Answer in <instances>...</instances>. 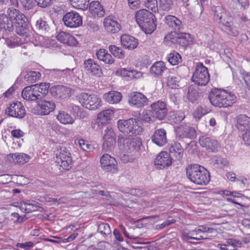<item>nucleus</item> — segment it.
<instances>
[{
  "instance_id": "obj_1",
  "label": "nucleus",
  "mask_w": 250,
  "mask_h": 250,
  "mask_svg": "<svg viewBox=\"0 0 250 250\" xmlns=\"http://www.w3.org/2000/svg\"><path fill=\"white\" fill-rule=\"evenodd\" d=\"M208 99L211 105L219 108H229L237 102V97L234 93L218 88L210 91Z\"/></svg>"
},
{
  "instance_id": "obj_2",
  "label": "nucleus",
  "mask_w": 250,
  "mask_h": 250,
  "mask_svg": "<svg viewBox=\"0 0 250 250\" xmlns=\"http://www.w3.org/2000/svg\"><path fill=\"white\" fill-rule=\"evenodd\" d=\"M186 174L191 182L198 185H206L210 180L208 171L198 164L188 166L186 168Z\"/></svg>"
},
{
  "instance_id": "obj_3",
  "label": "nucleus",
  "mask_w": 250,
  "mask_h": 250,
  "mask_svg": "<svg viewBox=\"0 0 250 250\" xmlns=\"http://www.w3.org/2000/svg\"><path fill=\"white\" fill-rule=\"evenodd\" d=\"M135 18L137 22L145 33L151 34L156 29L155 16L149 11L145 9H140L136 12Z\"/></svg>"
},
{
  "instance_id": "obj_4",
  "label": "nucleus",
  "mask_w": 250,
  "mask_h": 250,
  "mask_svg": "<svg viewBox=\"0 0 250 250\" xmlns=\"http://www.w3.org/2000/svg\"><path fill=\"white\" fill-rule=\"evenodd\" d=\"M49 83H41L27 86L21 92L22 98L28 101L41 100L48 92Z\"/></svg>"
},
{
  "instance_id": "obj_5",
  "label": "nucleus",
  "mask_w": 250,
  "mask_h": 250,
  "mask_svg": "<svg viewBox=\"0 0 250 250\" xmlns=\"http://www.w3.org/2000/svg\"><path fill=\"white\" fill-rule=\"evenodd\" d=\"M118 143L120 149L131 155L138 152L142 145V140L139 137L124 138L119 136Z\"/></svg>"
},
{
  "instance_id": "obj_6",
  "label": "nucleus",
  "mask_w": 250,
  "mask_h": 250,
  "mask_svg": "<svg viewBox=\"0 0 250 250\" xmlns=\"http://www.w3.org/2000/svg\"><path fill=\"white\" fill-rule=\"evenodd\" d=\"M138 119L130 118L127 120H119L117 122L120 131L129 136L137 135L142 131V128L138 125Z\"/></svg>"
},
{
  "instance_id": "obj_7",
  "label": "nucleus",
  "mask_w": 250,
  "mask_h": 250,
  "mask_svg": "<svg viewBox=\"0 0 250 250\" xmlns=\"http://www.w3.org/2000/svg\"><path fill=\"white\" fill-rule=\"evenodd\" d=\"M77 98L83 107L91 110H96L102 106L101 98L95 94L83 92L78 95Z\"/></svg>"
},
{
  "instance_id": "obj_8",
  "label": "nucleus",
  "mask_w": 250,
  "mask_h": 250,
  "mask_svg": "<svg viewBox=\"0 0 250 250\" xmlns=\"http://www.w3.org/2000/svg\"><path fill=\"white\" fill-rule=\"evenodd\" d=\"M56 162L60 168L61 170H68L72 165L71 154L66 147L62 146L60 147L56 153Z\"/></svg>"
},
{
  "instance_id": "obj_9",
  "label": "nucleus",
  "mask_w": 250,
  "mask_h": 250,
  "mask_svg": "<svg viewBox=\"0 0 250 250\" xmlns=\"http://www.w3.org/2000/svg\"><path fill=\"white\" fill-rule=\"evenodd\" d=\"M210 79L208 68L202 63L197 62L191 78L192 81L200 86L206 85Z\"/></svg>"
},
{
  "instance_id": "obj_10",
  "label": "nucleus",
  "mask_w": 250,
  "mask_h": 250,
  "mask_svg": "<svg viewBox=\"0 0 250 250\" xmlns=\"http://www.w3.org/2000/svg\"><path fill=\"white\" fill-rule=\"evenodd\" d=\"M114 114V111L110 109L100 112L97 116L96 121L91 123L92 128L96 130L100 129L111 120Z\"/></svg>"
},
{
  "instance_id": "obj_11",
  "label": "nucleus",
  "mask_w": 250,
  "mask_h": 250,
  "mask_svg": "<svg viewBox=\"0 0 250 250\" xmlns=\"http://www.w3.org/2000/svg\"><path fill=\"white\" fill-rule=\"evenodd\" d=\"M148 99L142 93L132 92L129 95L128 103L133 107L141 108L148 104Z\"/></svg>"
},
{
  "instance_id": "obj_12",
  "label": "nucleus",
  "mask_w": 250,
  "mask_h": 250,
  "mask_svg": "<svg viewBox=\"0 0 250 250\" xmlns=\"http://www.w3.org/2000/svg\"><path fill=\"white\" fill-rule=\"evenodd\" d=\"M64 25L70 28L79 27L83 23L82 17L77 12H67L62 18Z\"/></svg>"
},
{
  "instance_id": "obj_13",
  "label": "nucleus",
  "mask_w": 250,
  "mask_h": 250,
  "mask_svg": "<svg viewBox=\"0 0 250 250\" xmlns=\"http://www.w3.org/2000/svg\"><path fill=\"white\" fill-rule=\"evenodd\" d=\"M5 113L9 116L19 119L23 118L26 114L24 107L20 102L10 104L5 109Z\"/></svg>"
},
{
  "instance_id": "obj_14",
  "label": "nucleus",
  "mask_w": 250,
  "mask_h": 250,
  "mask_svg": "<svg viewBox=\"0 0 250 250\" xmlns=\"http://www.w3.org/2000/svg\"><path fill=\"white\" fill-rule=\"evenodd\" d=\"M83 67L85 72L90 75L100 77L103 74L102 69L100 65L92 59L84 61Z\"/></svg>"
},
{
  "instance_id": "obj_15",
  "label": "nucleus",
  "mask_w": 250,
  "mask_h": 250,
  "mask_svg": "<svg viewBox=\"0 0 250 250\" xmlns=\"http://www.w3.org/2000/svg\"><path fill=\"white\" fill-rule=\"evenodd\" d=\"M100 163L104 170L113 173L118 171L117 163L115 159L108 154H104L101 157Z\"/></svg>"
},
{
  "instance_id": "obj_16",
  "label": "nucleus",
  "mask_w": 250,
  "mask_h": 250,
  "mask_svg": "<svg viewBox=\"0 0 250 250\" xmlns=\"http://www.w3.org/2000/svg\"><path fill=\"white\" fill-rule=\"evenodd\" d=\"M199 143L201 146L205 147L208 152H217L220 148L217 140L212 137L201 136L199 139Z\"/></svg>"
},
{
  "instance_id": "obj_17",
  "label": "nucleus",
  "mask_w": 250,
  "mask_h": 250,
  "mask_svg": "<svg viewBox=\"0 0 250 250\" xmlns=\"http://www.w3.org/2000/svg\"><path fill=\"white\" fill-rule=\"evenodd\" d=\"M154 164L157 169H162L171 165L172 158L168 153L162 151L155 159Z\"/></svg>"
},
{
  "instance_id": "obj_18",
  "label": "nucleus",
  "mask_w": 250,
  "mask_h": 250,
  "mask_svg": "<svg viewBox=\"0 0 250 250\" xmlns=\"http://www.w3.org/2000/svg\"><path fill=\"white\" fill-rule=\"evenodd\" d=\"M16 32L25 38H29L31 34V27L27 21V19H22L15 24Z\"/></svg>"
},
{
  "instance_id": "obj_19",
  "label": "nucleus",
  "mask_w": 250,
  "mask_h": 250,
  "mask_svg": "<svg viewBox=\"0 0 250 250\" xmlns=\"http://www.w3.org/2000/svg\"><path fill=\"white\" fill-rule=\"evenodd\" d=\"M176 135L184 138L194 139L196 137L195 128L188 125H180L175 129Z\"/></svg>"
},
{
  "instance_id": "obj_20",
  "label": "nucleus",
  "mask_w": 250,
  "mask_h": 250,
  "mask_svg": "<svg viewBox=\"0 0 250 250\" xmlns=\"http://www.w3.org/2000/svg\"><path fill=\"white\" fill-rule=\"evenodd\" d=\"M56 107L55 103L46 100H41L38 104L37 108L39 110L38 114L47 115L53 112Z\"/></svg>"
},
{
  "instance_id": "obj_21",
  "label": "nucleus",
  "mask_w": 250,
  "mask_h": 250,
  "mask_svg": "<svg viewBox=\"0 0 250 250\" xmlns=\"http://www.w3.org/2000/svg\"><path fill=\"white\" fill-rule=\"evenodd\" d=\"M151 108L157 119L163 120L167 115V108L165 102L158 101L151 104Z\"/></svg>"
},
{
  "instance_id": "obj_22",
  "label": "nucleus",
  "mask_w": 250,
  "mask_h": 250,
  "mask_svg": "<svg viewBox=\"0 0 250 250\" xmlns=\"http://www.w3.org/2000/svg\"><path fill=\"white\" fill-rule=\"evenodd\" d=\"M104 24L105 30L111 33H117L121 29L120 23L111 16H108L104 19Z\"/></svg>"
},
{
  "instance_id": "obj_23",
  "label": "nucleus",
  "mask_w": 250,
  "mask_h": 250,
  "mask_svg": "<svg viewBox=\"0 0 250 250\" xmlns=\"http://www.w3.org/2000/svg\"><path fill=\"white\" fill-rule=\"evenodd\" d=\"M152 142L158 146H163L167 142L166 131L163 128L157 129L152 137Z\"/></svg>"
},
{
  "instance_id": "obj_24",
  "label": "nucleus",
  "mask_w": 250,
  "mask_h": 250,
  "mask_svg": "<svg viewBox=\"0 0 250 250\" xmlns=\"http://www.w3.org/2000/svg\"><path fill=\"white\" fill-rule=\"evenodd\" d=\"M165 23L170 28L175 31H180L183 28L182 21L176 17L168 15L165 17Z\"/></svg>"
},
{
  "instance_id": "obj_25",
  "label": "nucleus",
  "mask_w": 250,
  "mask_h": 250,
  "mask_svg": "<svg viewBox=\"0 0 250 250\" xmlns=\"http://www.w3.org/2000/svg\"><path fill=\"white\" fill-rule=\"evenodd\" d=\"M89 11L94 18H101L104 15V10L98 1H93L89 4Z\"/></svg>"
},
{
  "instance_id": "obj_26",
  "label": "nucleus",
  "mask_w": 250,
  "mask_h": 250,
  "mask_svg": "<svg viewBox=\"0 0 250 250\" xmlns=\"http://www.w3.org/2000/svg\"><path fill=\"white\" fill-rule=\"evenodd\" d=\"M237 127L239 130L244 131L250 130V117L240 114L236 117Z\"/></svg>"
},
{
  "instance_id": "obj_27",
  "label": "nucleus",
  "mask_w": 250,
  "mask_h": 250,
  "mask_svg": "<svg viewBox=\"0 0 250 250\" xmlns=\"http://www.w3.org/2000/svg\"><path fill=\"white\" fill-rule=\"evenodd\" d=\"M121 42L124 47L129 50L135 49L138 45V42L136 39L125 34L121 36Z\"/></svg>"
},
{
  "instance_id": "obj_28",
  "label": "nucleus",
  "mask_w": 250,
  "mask_h": 250,
  "mask_svg": "<svg viewBox=\"0 0 250 250\" xmlns=\"http://www.w3.org/2000/svg\"><path fill=\"white\" fill-rule=\"evenodd\" d=\"M57 40L64 44L70 46H74L77 44V41L75 38L70 34L61 31L57 36Z\"/></svg>"
},
{
  "instance_id": "obj_29",
  "label": "nucleus",
  "mask_w": 250,
  "mask_h": 250,
  "mask_svg": "<svg viewBox=\"0 0 250 250\" xmlns=\"http://www.w3.org/2000/svg\"><path fill=\"white\" fill-rule=\"evenodd\" d=\"M104 99L109 104L119 103L122 99L121 92L116 91H110L104 94Z\"/></svg>"
},
{
  "instance_id": "obj_30",
  "label": "nucleus",
  "mask_w": 250,
  "mask_h": 250,
  "mask_svg": "<svg viewBox=\"0 0 250 250\" xmlns=\"http://www.w3.org/2000/svg\"><path fill=\"white\" fill-rule=\"evenodd\" d=\"M56 119L62 124H73L75 119L68 113L63 110H59L56 115Z\"/></svg>"
},
{
  "instance_id": "obj_31",
  "label": "nucleus",
  "mask_w": 250,
  "mask_h": 250,
  "mask_svg": "<svg viewBox=\"0 0 250 250\" xmlns=\"http://www.w3.org/2000/svg\"><path fill=\"white\" fill-rule=\"evenodd\" d=\"M7 17L13 21L15 24L22 19H25V16L21 13L19 10L14 8H9L7 10Z\"/></svg>"
},
{
  "instance_id": "obj_32",
  "label": "nucleus",
  "mask_w": 250,
  "mask_h": 250,
  "mask_svg": "<svg viewBox=\"0 0 250 250\" xmlns=\"http://www.w3.org/2000/svg\"><path fill=\"white\" fill-rule=\"evenodd\" d=\"M169 154L176 159L180 160L183 155L184 149L179 143H174L169 148Z\"/></svg>"
},
{
  "instance_id": "obj_33",
  "label": "nucleus",
  "mask_w": 250,
  "mask_h": 250,
  "mask_svg": "<svg viewBox=\"0 0 250 250\" xmlns=\"http://www.w3.org/2000/svg\"><path fill=\"white\" fill-rule=\"evenodd\" d=\"M165 63L159 61L154 63L150 68V73L155 77H158L166 70Z\"/></svg>"
},
{
  "instance_id": "obj_34",
  "label": "nucleus",
  "mask_w": 250,
  "mask_h": 250,
  "mask_svg": "<svg viewBox=\"0 0 250 250\" xmlns=\"http://www.w3.org/2000/svg\"><path fill=\"white\" fill-rule=\"evenodd\" d=\"M14 22L7 17V15L2 14L0 15V27L2 29L10 31L13 29Z\"/></svg>"
},
{
  "instance_id": "obj_35",
  "label": "nucleus",
  "mask_w": 250,
  "mask_h": 250,
  "mask_svg": "<svg viewBox=\"0 0 250 250\" xmlns=\"http://www.w3.org/2000/svg\"><path fill=\"white\" fill-rule=\"evenodd\" d=\"M97 58L106 64H112L114 60L112 56L104 49H100L96 52Z\"/></svg>"
},
{
  "instance_id": "obj_36",
  "label": "nucleus",
  "mask_w": 250,
  "mask_h": 250,
  "mask_svg": "<svg viewBox=\"0 0 250 250\" xmlns=\"http://www.w3.org/2000/svg\"><path fill=\"white\" fill-rule=\"evenodd\" d=\"M191 42L192 39L190 34L188 33H182L177 37L176 44L185 47L189 45Z\"/></svg>"
},
{
  "instance_id": "obj_37",
  "label": "nucleus",
  "mask_w": 250,
  "mask_h": 250,
  "mask_svg": "<svg viewBox=\"0 0 250 250\" xmlns=\"http://www.w3.org/2000/svg\"><path fill=\"white\" fill-rule=\"evenodd\" d=\"M9 157H11L14 163L19 164H23L28 162L29 156L24 153H14L10 154Z\"/></svg>"
},
{
  "instance_id": "obj_38",
  "label": "nucleus",
  "mask_w": 250,
  "mask_h": 250,
  "mask_svg": "<svg viewBox=\"0 0 250 250\" xmlns=\"http://www.w3.org/2000/svg\"><path fill=\"white\" fill-rule=\"evenodd\" d=\"M224 27L225 31L230 36L236 37L239 34V31L237 27L233 25L231 21H226L222 22Z\"/></svg>"
},
{
  "instance_id": "obj_39",
  "label": "nucleus",
  "mask_w": 250,
  "mask_h": 250,
  "mask_svg": "<svg viewBox=\"0 0 250 250\" xmlns=\"http://www.w3.org/2000/svg\"><path fill=\"white\" fill-rule=\"evenodd\" d=\"M160 6L165 11L174 10L176 8L175 0H160Z\"/></svg>"
},
{
  "instance_id": "obj_40",
  "label": "nucleus",
  "mask_w": 250,
  "mask_h": 250,
  "mask_svg": "<svg viewBox=\"0 0 250 250\" xmlns=\"http://www.w3.org/2000/svg\"><path fill=\"white\" fill-rule=\"evenodd\" d=\"M168 120L172 123H178L185 118L184 113L181 111H172L168 115Z\"/></svg>"
},
{
  "instance_id": "obj_41",
  "label": "nucleus",
  "mask_w": 250,
  "mask_h": 250,
  "mask_svg": "<svg viewBox=\"0 0 250 250\" xmlns=\"http://www.w3.org/2000/svg\"><path fill=\"white\" fill-rule=\"evenodd\" d=\"M157 117L151 110H145L142 113V120L145 123H152L155 122Z\"/></svg>"
},
{
  "instance_id": "obj_42",
  "label": "nucleus",
  "mask_w": 250,
  "mask_h": 250,
  "mask_svg": "<svg viewBox=\"0 0 250 250\" xmlns=\"http://www.w3.org/2000/svg\"><path fill=\"white\" fill-rule=\"evenodd\" d=\"M89 0H70L71 5L76 9L85 10L89 5Z\"/></svg>"
},
{
  "instance_id": "obj_43",
  "label": "nucleus",
  "mask_w": 250,
  "mask_h": 250,
  "mask_svg": "<svg viewBox=\"0 0 250 250\" xmlns=\"http://www.w3.org/2000/svg\"><path fill=\"white\" fill-rule=\"evenodd\" d=\"M74 69H70V68H66L65 69H52L50 71V74L55 76V77L60 78L65 76H70L73 74Z\"/></svg>"
},
{
  "instance_id": "obj_44",
  "label": "nucleus",
  "mask_w": 250,
  "mask_h": 250,
  "mask_svg": "<svg viewBox=\"0 0 250 250\" xmlns=\"http://www.w3.org/2000/svg\"><path fill=\"white\" fill-rule=\"evenodd\" d=\"M41 77V74L38 71H29L24 76V80L28 83H33L38 81Z\"/></svg>"
},
{
  "instance_id": "obj_45",
  "label": "nucleus",
  "mask_w": 250,
  "mask_h": 250,
  "mask_svg": "<svg viewBox=\"0 0 250 250\" xmlns=\"http://www.w3.org/2000/svg\"><path fill=\"white\" fill-rule=\"evenodd\" d=\"M117 73L122 77H128L130 78H137L140 76V73L135 70H129L125 68L117 71Z\"/></svg>"
},
{
  "instance_id": "obj_46",
  "label": "nucleus",
  "mask_w": 250,
  "mask_h": 250,
  "mask_svg": "<svg viewBox=\"0 0 250 250\" xmlns=\"http://www.w3.org/2000/svg\"><path fill=\"white\" fill-rule=\"evenodd\" d=\"M57 91L58 98H66L70 97L71 95L70 93L71 89L63 85H58Z\"/></svg>"
},
{
  "instance_id": "obj_47",
  "label": "nucleus",
  "mask_w": 250,
  "mask_h": 250,
  "mask_svg": "<svg viewBox=\"0 0 250 250\" xmlns=\"http://www.w3.org/2000/svg\"><path fill=\"white\" fill-rule=\"evenodd\" d=\"M167 60L171 64L175 65L182 62V57L179 53L173 52L168 54Z\"/></svg>"
},
{
  "instance_id": "obj_48",
  "label": "nucleus",
  "mask_w": 250,
  "mask_h": 250,
  "mask_svg": "<svg viewBox=\"0 0 250 250\" xmlns=\"http://www.w3.org/2000/svg\"><path fill=\"white\" fill-rule=\"evenodd\" d=\"M110 52L115 57L119 59H123L125 55L123 50L115 45H111L108 47Z\"/></svg>"
},
{
  "instance_id": "obj_49",
  "label": "nucleus",
  "mask_w": 250,
  "mask_h": 250,
  "mask_svg": "<svg viewBox=\"0 0 250 250\" xmlns=\"http://www.w3.org/2000/svg\"><path fill=\"white\" fill-rule=\"evenodd\" d=\"M180 78L175 75L169 76L167 78V84L171 88H177L179 86Z\"/></svg>"
},
{
  "instance_id": "obj_50",
  "label": "nucleus",
  "mask_w": 250,
  "mask_h": 250,
  "mask_svg": "<svg viewBox=\"0 0 250 250\" xmlns=\"http://www.w3.org/2000/svg\"><path fill=\"white\" fill-rule=\"evenodd\" d=\"M98 232L104 237L111 234V230L109 225L107 223H101L98 226Z\"/></svg>"
},
{
  "instance_id": "obj_51",
  "label": "nucleus",
  "mask_w": 250,
  "mask_h": 250,
  "mask_svg": "<svg viewBox=\"0 0 250 250\" xmlns=\"http://www.w3.org/2000/svg\"><path fill=\"white\" fill-rule=\"evenodd\" d=\"M213 13L214 19L216 21H219V22H222V18L223 14L224 13V10L221 6H215L212 8Z\"/></svg>"
},
{
  "instance_id": "obj_52",
  "label": "nucleus",
  "mask_w": 250,
  "mask_h": 250,
  "mask_svg": "<svg viewBox=\"0 0 250 250\" xmlns=\"http://www.w3.org/2000/svg\"><path fill=\"white\" fill-rule=\"evenodd\" d=\"M177 37L175 36V33H170L167 34L164 38V43L168 46H172L176 43Z\"/></svg>"
},
{
  "instance_id": "obj_53",
  "label": "nucleus",
  "mask_w": 250,
  "mask_h": 250,
  "mask_svg": "<svg viewBox=\"0 0 250 250\" xmlns=\"http://www.w3.org/2000/svg\"><path fill=\"white\" fill-rule=\"evenodd\" d=\"M103 144V149L105 151H111L113 150L116 144V140H104Z\"/></svg>"
},
{
  "instance_id": "obj_54",
  "label": "nucleus",
  "mask_w": 250,
  "mask_h": 250,
  "mask_svg": "<svg viewBox=\"0 0 250 250\" xmlns=\"http://www.w3.org/2000/svg\"><path fill=\"white\" fill-rule=\"evenodd\" d=\"M5 43L6 45L10 47L14 48L20 45L21 43L20 42V39L18 37H11L7 38L5 40Z\"/></svg>"
},
{
  "instance_id": "obj_55",
  "label": "nucleus",
  "mask_w": 250,
  "mask_h": 250,
  "mask_svg": "<svg viewBox=\"0 0 250 250\" xmlns=\"http://www.w3.org/2000/svg\"><path fill=\"white\" fill-rule=\"evenodd\" d=\"M145 5L153 12H158L157 0H146L145 2Z\"/></svg>"
},
{
  "instance_id": "obj_56",
  "label": "nucleus",
  "mask_w": 250,
  "mask_h": 250,
  "mask_svg": "<svg viewBox=\"0 0 250 250\" xmlns=\"http://www.w3.org/2000/svg\"><path fill=\"white\" fill-rule=\"evenodd\" d=\"M213 159L214 164H216L218 167H223L228 165V161L226 158L215 156Z\"/></svg>"
},
{
  "instance_id": "obj_57",
  "label": "nucleus",
  "mask_w": 250,
  "mask_h": 250,
  "mask_svg": "<svg viewBox=\"0 0 250 250\" xmlns=\"http://www.w3.org/2000/svg\"><path fill=\"white\" fill-rule=\"evenodd\" d=\"M36 27L39 30L43 31H46L48 28V25L46 21L42 20V18L38 20L36 23Z\"/></svg>"
},
{
  "instance_id": "obj_58",
  "label": "nucleus",
  "mask_w": 250,
  "mask_h": 250,
  "mask_svg": "<svg viewBox=\"0 0 250 250\" xmlns=\"http://www.w3.org/2000/svg\"><path fill=\"white\" fill-rule=\"evenodd\" d=\"M198 94L196 90L193 88L189 87L188 91V100L193 103L197 100Z\"/></svg>"
},
{
  "instance_id": "obj_59",
  "label": "nucleus",
  "mask_w": 250,
  "mask_h": 250,
  "mask_svg": "<svg viewBox=\"0 0 250 250\" xmlns=\"http://www.w3.org/2000/svg\"><path fill=\"white\" fill-rule=\"evenodd\" d=\"M104 140H115V134L111 128H106L104 131Z\"/></svg>"
},
{
  "instance_id": "obj_60",
  "label": "nucleus",
  "mask_w": 250,
  "mask_h": 250,
  "mask_svg": "<svg viewBox=\"0 0 250 250\" xmlns=\"http://www.w3.org/2000/svg\"><path fill=\"white\" fill-rule=\"evenodd\" d=\"M78 144L81 148L85 151H90L93 148L92 145L88 144L86 141L83 139L79 141Z\"/></svg>"
},
{
  "instance_id": "obj_61",
  "label": "nucleus",
  "mask_w": 250,
  "mask_h": 250,
  "mask_svg": "<svg viewBox=\"0 0 250 250\" xmlns=\"http://www.w3.org/2000/svg\"><path fill=\"white\" fill-rule=\"evenodd\" d=\"M227 242L229 246H231L234 249L241 248L243 245L241 241L235 239H229L227 240Z\"/></svg>"
},
{
  "instance_id": "obj_62",
  "label": "nucleus",
  "mask_w": 250,
  "mask_h": 250,
  "mask_svg": "<svg viewBox=\"0 0 250 250\" xmlns=\"http://www.w3.org/2000/svg\"><path fill=\"white\" fill-rule=\"evenodd\" d=\"M175 222V220L174 219L172 220H167L165 221L163 223L157 225L156 226V229L160 230L164 229V228L169 226L170 225L173 224Z\"/></svg>"
},
{
  "instance_id": "obj_63",
  "label": "nucleus",
  "mask_w": 250,
  "mask_h": 250,
  "mask_svg": "<svg viewBox=\"0 0 250 250\" xmlns=\"http://www.w3.org/2000/svg\"><path fill=\"white\" fill-rule=\"evenodd\" d=\"M37 5L41 7L45 8L51 3V0H34Z\"/></svg>"
},
{
  "instance_id": "obj_64",
  "label": "nucleus",
  "mask_w": 250,
  "mask_h": 250,
  "mask_svg": "<svg viewBox=\"0 0 250 250\" xmlns=\"http://www.w3.org/2000/svg\"><path fill=\"white\" fill-rule=\"evenodd\" d=\"M242 139L246 145H250V130L246 131L242 135Z\"/></svg>"
}]
</instances>
